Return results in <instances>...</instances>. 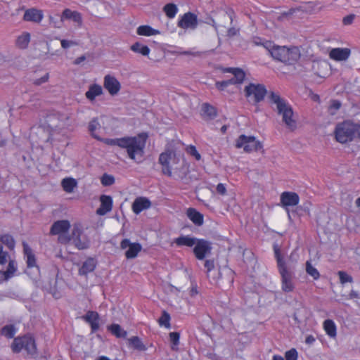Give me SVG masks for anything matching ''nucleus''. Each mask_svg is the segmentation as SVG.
<instances>
[{
    "label": "nucleus",
    "mask_w": 360,
    "mask_h": 360,
    "mask_svg": "<svg viewBox=\"0 0 360 360\" xmlns=\"http://www.w3.org/2000/svg\"><path fill=\"white\" fill-rule=\"evenodd\" d=\"M158 162L162 167V173L176 180H184L189 173V164L183 155L172 150L160 153Z\"/></svg>",
    "instance_id": "1"
},
{
    "label": "nucleus",
    "mask_w": 360,
    "mask_h": 360,
    "mask_svg": "<svg viewBox=\"0 0 360 360\" xmlns=\"http://www.w3.org/2000/svg\"><path fill=\"white\" fill-rule=\"evenodd\" d=\"M269 100L271 103L274 104V110L282 117V122L290 131H295L297 129V123L294 115L291 105L287 100L282 98L277 92L270 91Z\"/></svg>",
    "instance_id": "2"
},
{
    "label": "nucleus",
    "mask_w": 360,
    "mask_h": 360,
    "mask_svg": "<svg viewBox=\"0 0 360 360\" xmlns=\"http://www.w3.org/2000/svg\"><path fill=\"white\" fill-rule=\"evenodd\" d=\"M274 251L278 270L281 275V289L285 292H292L295 288L294 283L295 272L292 269L287 265L278 245H274Z\"/></svg>",
    "instance_id": "3"
},
{
    "label": "nucleus",
    "mask_w": 360,
    "mask_h": 360,
    "mask_svg": "<svg viewBox=\"0 0 360 360\" xmlns=\"http://www.w3.org/2000/svg\"><path fill=\"white\" fill-rule=\"evenodd\" d=\"M147 138L148 135L146 133H141L135 136H124L121 148L126 149L130 159L141 162L144 155Z\"/></svg>",
    "instance_id": "4"
},
{
    "label": "nucleus",
    "mask_w": 360,
    "mask_h": 360,
    "mask_svg": "<svg viewBox=\"0 0 360 360\" xmlns=\"http://www.w3.org/2000/svg\"><path fill=\"white\" fill-rule=\"evenodd\" d=\"M264 48L269 51L274 59L291 65L297 62L300 58V51L297 47L287 48L272 44L271 41H266L264 44Z\"/></svg>",
    "instance_id": "5"
},
{
    "label": "nucleus",
    "mask_w": 360,
    "mask_h": 360,
    "mask_svg": "<svg viewBox=\"0 0 360 360\" xmlns=\"http://www.w3.org/2000/svg\"><path fill=\"white\" fill-rule=\"evenodd\" d=\"M337 141L345 143L352 141L354 138L360 139V123H354L346 120L338 123L335 129Z\"/></svg>",
    "instance_id": "6"
},
{
    "label": "nucleus",
    "mask_w": 360,
    "mask_h": 360,
    "mask_svg": "<svg viewBox=\"0 0 360 360\" xmlns=\"http://www.w3.org/2000/svg\"><path fill=\"white\" fill-rule=\"evenodd\" d=\"M17 270V262L11 259L9 253L4 250L2 245H0V283L15 276Z\"/></svg>",
    "instance_id": "7"
},
{
    "label": "nucleus",
    "mask_w": 360,
    "mask_h": 360,
    "mask_svg": "<svg viewBox=\"0 0 360 360\" xmlns=\"http://www.w3.org/2000/svg\"><path fill=\"white\" fill-rule=\"evenodd\" d=\"M11 347L14 353H19L22 349L32 356L37 353L35 340L30 335L15 338Z\"/></svg>",
    "instance_id": "8"
},
{
    "label": "nucleus",
    "mask_w": 360,
    "mask_h": 360,
    "mask_svg": "<svg viewBox=\"0 0 360 360\" xmlns=\"http://www.w3.org/2000/svg\"><path fill=\"white\" fill-rule=\"evenodd\" d=\"M237 148H243L245 153L257 151L262 148V143L257 140L253 136H246L242 134L238 136L236 141Z\"/></svg>",
    "instance_id": "9"
},
{
    "label": "nucleus",
    "mask_w": 360,
    "mask_h": 360,
    "mask_svg": "<svg viewBox=\"0 0 360 360\" xmlns=\"http://www.w3.org/2000/svg\"><path fill=\"white\" fill-rule=\"evenodd\" d=\"M245 95L248 98H252L255 103L262 101L267 94V90L264 84L250 83L245 87Z\"/></svg>",
    "instance_id": "10"
},
{
    "label": "nucleus",
    "mask_w": 360,
    "mask_h": 360,
    "mask_svg": "<svg viewBox=\"0 0 360 360\" xmlns=\"http://www.w3.org/2000/svg\"><path fill=\"white\" fill-rule=\"evenodd\" d=\"M71 240L79 250L87 249L89 246L88 240L82 236V229L79 224H75L72 230Z\"/></svg>",
    "instance_id": "11"
},
{
    "label": "nucleus",
    "mask_w": 360,
    "mask_h": 360,
    "mask_svg": "<svg viewBox=\"0 0 360 360\" xmlns=\"http://www.w3.org/2000/svg\"><path fill=\"white\" fill-rule=\"evenodd\" d=\"M211 250L210 242L204 239H198L193 248V252L198 259L202 260L207 255L210 254Z\"/></svg>",
    "instance_id": "12"
},
{
    "label": "nucleus",
    "mask_w": 360,
    "mask_h": 360,
    "mask_svg": "<svg viewBox=\"0 0 360 360\" xmlns=\"http://www.w3.org/2000/svg\"><path fill=\"white\" fill-rule=\"evenodd\" d=\"M103 86L111 96L117 95L121 89L120 82L115 77L110 75L104 77Z\"/></svg>",
    "instance_id": "13"
},
{
    "label": "nucleus",
    "mask_w": 360,
    "mask_h": 360,
    "mask_svg": "<svg viewBox=\"0 0 360 360\" xmlns=\"http://www.w3.org/2000/svg\"><path fill=\"white\" fill-rule=\"evenodd\" d=\"M22 247H23L24 258L26 261L27 267L28 269L34 267L37 269V271L39 272V268L37 264L36 256H35L32 249L25 241L22 242Z\"/></svg>",
    "instance_id": "14"
},
{
    "label": "nucleus",
    "mask_w": 360,
    "mask_h": 360,
    "mask_svg": "<svg viewBox=\"0 0 360 360\" xmlns=\"http://www.w3.org/2000/svg\"><path fill=\"white\" fill-rule=\"evenodd\" d=\"M177 25L182 29H195L198 25L197 15L191 12L186 13L179 20Z\"/></svg>",
    "instance_id": "15"
},
{
    "label": "nucleus",
    "mask_w": 360,
    "mask_h": 360,
    "mask_svg": "<svg viewBox=\"0 0 360 360\" xmlns=\"http://www.w3.org/2000/svg\"><path fill=\"white\" fill-rule=\"evenodd\" d=\"M300 197L295 192L285 191L281 195V204L283 207L295 206L299 203Z\"/></svg>",
    "instance_id": "16"
},
{
    "label": "nucleus",
    "mask_w": 360,
    "mask_h": 360,
    "mask_svg": "<svg viewBox=\"0 0 360 360\" xmlns=\"http://www.w3.org/2000/svg\"><path fill=\"white\" fill-rule=\"evenodd\" d=\"M101 205L97 209L96 213L103 216L111 211L112 207V199L110 195H102L100 198Z\"/></svg>",
    "instance_id": "17"
},
{
    "label": "nucleus",
    "mask_w": 360,
    "mask_h": 360,
    "mask_svg": "<svg viewBox=\"0 0 360 360\" xmlns=\"http://www.w3.org/2000/svg\"><path fill=\"white\" fill-rule=\"evenodd\" d=\"M70 224L68 220H58L55 221L50 229L51 235H59L68 232Z\"/></svg>",
    "instance_id": "18"
},
{
    "label": "nucleus",
    "mask_w": 360,
    "mask_h": 360,
    "mask_svg": "<svg viewBox=\"0 0 360 360\" xmlns=\"http://www.w3.org/2000/svg\"><path fill=\"white\" fill-rule=\"evenodd\" d=\"M350 55V50L347 48H335L330 50L329 56L337 61L346 60Z\"/></svg>",
    "instance_id": "19"
},
{
    "label": "nucleus",
    "mask_w": 360,
    "mask_h": 360,
    "mask_svg": "<svg viewBox=\"0 0 360 360\" xmlns=\"http://www.w3.org/2000/svg\"><path fill=\"white\" fill-rule=\"evenodd\" d=\"M151 206L150 201L145 197H138L132 204L133 212L139 214L143 210L148 209Z\"/></svg>",
    "instance_id": "20"
},
{
    "label": "nucleus",
    "mask_w": 360,
    "mask_h": 360,
    "mask_svg": "<svg viewBox=\"0 0 360 360\" xmlns=\"http://www.w3.org/2000/svg\"><path fill=\"white\" fill-rule=\"evenodd\" d=\"M84 320L90 324L92 333L99 328V315L96 311H89L84 316Z\"/></svg>",
    "instance_id": "21"
},
{
    "label": "nucleus",
    "mask_w": 360,
    "mask_h": 360,
    "mask_svg": "<svg viewBox=\"0 0 360 360\" xmlns=\"http://www.w3.org/2000/svg\"><path fill=\"white\" fill-rule=\"evenodd\" d=\"M65 19L72 20L73 22H76L79 27H81L82 25V15L76 11H72L69 8L65 9L61 15V20Z\"/></svg>",
    "instance_id": "22"
},
{
    "label": "nucleus",
    "mask_w": 360,
    "mask_h": 360,
    "mask_svg": "<svg viewBox=\"0 0 360 360\" xmlns=\"http://www.w3.org/2000/svg\"><path fill=\"white\" fill-rule=\"evenodd\" d=\"M188 218L196 226H202L204 222L203 215L195 208L190 207L186 211Z\"/></svg>",
    "instance_id": "23"
},
{
    "label": "nucleus",
    "mask_w": 360,
    "mask_h": 360,
    "mask_svg": "<svg viewBox=\"0 0 360 360\" xmlns=\"http://www.w3.org/2000/svg\"><path fill=\"white\" fill-rule=\"evenodd\" d=\"M96 266V261L94 258L89 257L83 262L79 269V274L80 276H86L89 273L94 271Z\"/></svg>",
    "instance_id": "24"
},
{
    "label": "nucleus",
    "mask_w": 360,
    "mask_h": 360,
    "mask_svg": "<svg viewBox=\"0 0 360 360\" xmlns=\"http://www.w3.org/2000/svg\"><path fill=\"white\" fill-rule=\"evenodd\" d=\"M42 18L43 15L41 12L34 8L27 10L23 16V19L25 21H32L35 22H39Z\"/></svg>",
    "instance_id": "25"
},
{
    "label": "nucleus",
    "mask_w": 360,
    "mask_h": 360,
    "mask_svg": "<svg viewBox=\"0 0 360 360\" xmlns=\"http://www.w3.org/2000/svg\"><path fill=\"white\" fill-rule=\"evenodd\" d=\"M202 117L205 120H213L217 115V111L215 107L213 105L205 103L202 105Z\"/></svg>",
    "instance_id": "26"
},
{
    "label": "nucleus",
    "mask_w": 360,
    "mask_h": 360,
    "mask_svg": "<svg viewBox=\"0 0 360 360\" xmlns=\"http://www.w3.org/2000/svg\"><path fill=\"white\" fill-rule=\"evenodd\" d=\"M102 94V86L99 84H94L89 86L88 91L85 93V96L90 101H93L95 100L96 96Z\"/></svg>",
    "instance_id": "27"
},
{
    "label": "nucleus",
    "mask_w": 360,
    "mask_h": 360,
    "mask_svg": "<svg viewBox=\"0 0 360 360\" xmlns=\"http://www.w3.org/2000/svg\"><path fill=\"white\" fill-rule=\"evenodd\" d=\"M197 240V238L187 235L181 236L175 238L174 243L177 246L193 247L195 245Z\"/></svg>",
    "instance_id": "28"
},
{
    "label": "nucleus",
    "mask_w": 360,
    "mask_h": 360,
    "mask_svg": "<svg viewBox=\"0 0 360 360\" xmlns=\"http://www.w3.org/2000/svg\"><path fill=\"white\" fill-rule=\"evenodd\" d=\"M323 328L326 334L330 338H335L337 335L336 326L333 320L327 319L323 322Z\"/></svg>",
    "instance_id": "29"
},
{
    "label": "nucleus",
    "mask_w": 360,
    "mask_h": 360,
    "mask_svg": "<svg viewBox=\"0 0 360 360\" xmlns=\"http://www.w3.org/2000/svg\"><path fill=\"white\" fill-rule=\"evenodd\" d=\"M17 330V328L13 324H8L1 329L0 334L8 339H11L14 338Z\"/></svg>",
    "instance_id": "30"
},
{
    "label": "nucleus",
    "mask_w": 360,
    "mask_h": 360,
    "mask_svg": "<svg viewBox=\"0 0 360 360\" xmlns=\"http://www.w3.org/2000/svg\"><path fill=\"white\" fill-rule=\"evenodd\" d=\"M30 41V34L28 32H23L20 35L15 41L16 46L20 49H25Z\"/></svg>",
    "instance_id": "31"
},
{
    "label": "nucleus",
    "mask_w": 360,
    "mask_h": 360,
    "mask_svg": "<svg viewBox=\"0 0 360 360\" xmlns=\"http://www.w3.org/2000/svg\"><path fill=\"white\" fill-rule=\"evenodd\" d=\"M108 330L117 338H126L127 333L119 324L112 323L108 326Z\"/></svg>",
    "instance_id": "32"
},
{
    "label": "nucleus",
    "mask_w": 360,
    "mask_h": 360,
    "mask_svg": "<svg viewBox=\"0 0 360 360\" xmlns=\"http://www.w3.org/2000/svg\"><path fill=\"white\" fill-rule=\"evenodd\" d=\"M233 11L230 8L227 9L226 11H221L219 13V15L222 18V21L218 25L225 27L226 23H227L228 22H230V23L231 24L233 22Z\"/></svg>",
    "instance_id": "33"
},
{
    "label": "nucleus",
    "mask_w": 360,
    "mask_h": 360,
    "mask_svg": "<svg viewBox=\"0 0 360 360\" xmlns=\"http://www.w3.org/2000/svg\"><path fill=\"white\" fill-rule=\"evenodd\" d=\"M142 247L141 244L138 243H132L129 249L125 252V257L127 259H133L135 258L139 252L141 250Z\"/></svg>",
    "instance_id": "34"
},
{
    "label": "nucleus",
    "mask_w": 360,
    "mask_h": 360,
    "mask_svg": "<svg viewBox=\"0 0 360 360\" xmlns=\"http://www.w3.org/2000/svg\"><path fill=\"white\" fill-rule=\"evenodd\" d=\"M136 33L142 36H152L159 34L160 32L149 25H141L137 28Z\"/></svg>",
    "instance_id": "35"
},
{
    "label": "nucleus",
    "mask_w": 360,
    "mask_h": 360,
    "mask_svg": "<svg viewBox=\"0 0 360 360\" xmlns=\"http://www.w3.org/2000/svg\"><path fill=\"white\" fill-rule=\"evenodd\" d=\"M131 50L135 53H141L143 56H148L150 53V49L146 45L139 42H136L131 46Z\"/></svg>",
    "instance_id": "36"
},
{
    "label": "nucleus",
    "mask_w": 360,
    "mask_h": 360,
    "mask_svg": "<svg viewBox=\"0 0 360 360\" xmlns=\"http://www.w3.org/2000/svg\"><path fill=\"white\" fill-rule=\"evenodd\" d=\"M63 190L67 193L73 191L75 187L77 186L76 181L72 178H65L63 179L61 183Z\"/></svg>",
    "instance_id": "37"
},
{
    "label": "nucleus",
    "mask_w": 360,
    "mask_h": 360,
    "mask_svg": "<svg viewBox=\"0 0 360 360\" xmlns=\"http://www.w3.org/2000/svg\"><path fill=\"white\" fill-rule=\"evenodd\" d=\"M0 241L7 246V248L12 250L14 249L15 242L13 237L10 234H4L0 236Z\"/></svg>",
    "instance_id": "38"
},
{
    "label": "nucleus",
    "mask_w": 360,
    "mask_h": 360,
    "mask_svg": "<svg viewBox=\"0 0 360 360\" xmlns=\"http://www.w3.org/2000/svg\"><path fill=\"white\" fill-rule=\"evenodd\" d=\"M163 11L169 18H173L175 17L178 12L177 6L172 3L167 4L163 7Z\"/></svg>",
    "instance_id": "39"
},
{
    "label": "nucleus",
    "mask_w": 360,
    "mask_h": 360,
    "mask_svg": "<svg viewBox=\"0 0 360 360\" xmlns=\"http://www.w3.org/2000/svg\"><path fill=\"white\" fill-rule=\"evenodd\" d=\"M129 342L132 347L139 351H146V347L141 341L140 338L137 336H133L129 339Z\"/></svg>",
    "instance_id": "40"
},
{
    "label": "nucleus",
    "mask_w": 360,
    "mask_h": 360,
    "mask_svg": "<svg viewBox=\"0 0 360 360\" xmlns=\"http://www.w3.org/2000/svg\"><path fill=\"white\" fill-rule=\"evenodd\" d=\"M170 315L166 311H162V315L158 319V323L160 326H165L166 328H170Z\"/></svg>",
    "instance_id": "41"
},
{
    "label": "nucleus",
    "mask_w": 360,
    "mask_h": 360,
    "mask_svg": "<svg viewBox=\"0 0 360 360\" xmlns=\"http://www.w3.org/2000/svg\"><path fill=\"white\" fill-rule=\"evenodd\" d=\"M306 272L311 276L314 280H317L320 277L319 271L312 266L310 261L306 262Z\"/></svg>",
    "instance_id": "42"
},
{
    "label": "nucleus",
    "mask_w": 360,
    "mask_h": 360,
    "mask_svg": "<svg viewBox=\"0 0 360 360\" xmlns=\"http://www.w3.org/2000/svg\"><path fill=\"white\" fill-rule=\"evenodd\" d=\"M233 78L230 79L233 81V84H241L245 79V74L242 69L238 68L233 72Z\"/></svg>",
    "instance_id": "43"
},
{
    "label": "nucleus",
    "mask_w": 360,
    "mask_h": 360,
    "mask_svg": "<svg viewBox=\"0 0 360 360\" xmlns=\"http://www.w3.org/2000/svg\"><path fill=\"white\" fill-rule=\"evenodd\" d=\"M100 124L97 118L93 119L89 124V131H90L92 136L99 140L100 138L95 134L96 129L100 128Z\"/></svg>",
    "instance_id": "44"
},
{
    "label": "nucleus",
    "mask_w": 360,
    "mask_h": 360,
    "mask_svg": "<svg viewBox=\"0 0 360 360\" xmlns=\"http://www.w3.org/2000/svg\"><path fill=\"white\" fill-rule=\"evenodd\" d=\"M101 182L104 186H109L115 183V178L113 176L104 174L101 178Z\"/></svg>",
    "instance_id": "45"
},
{
    "label": "nucleus",
    "mask_w": 360,
    "mask_h": 360,
    "mask_svg": "<svg viewBox=\"0 0 360 360\" xmlns=\"http://www.w3.org/2000/svg\"><path fill=\"white\" fill-rule=\"evenodd\" d=\"M103 142L109 146H117L121 148L123 142V137L117 139H105Z\"/></svg>",
    "instance_id": "46"
},
{
    "label": "nucleus",
    "mask_w": 360,
    "mask_h": 360,
    "mask_svg": "<svg viewBox=\"0 0 360 360\" xmlns=\"http://www.w3.org/2000/svg\"><path fill=\"white\" fill-rule=\"evenodd\" d=\"M338 274L339 276L340 281L342 284L345 283H352L353 281L352 277L345 271H340Z\"/></svg>",
    "instance_id": "47"
},
{
    "label": "nucleus",
    "mask_w": 360,
    "mask_h": 360,
    "mask_svg": "<svg viewBox=\"0 0 360 360\" xmlns=\"http://www.w3.org/2000/svg\"><path fill=\"white\" fill-rule=\"evenodd\" d=\"M180 335L178 332H172L169 333V339L173 346L172 349H174V346H177L179 344Z\"/></svg>",
    "instance_id": "48"
},
{
    "label": "nucleus",
    "mask_w": 360,
    "mask_h": 360,
    "mask_svg": "<svg viewBox=\"0 0 360 360\" xmlns=\"http://www.w3.org/2000/svg\"><path fill=\"white\" fill-rule=\"evenodd\" d=\"M188 153L193 156L195 160H200L201 159L200 154L198 152L196 148L194 146L190 145L186 149Z\"/></svg>",
    "instance_id": "49"
},
{
    "label": "nucleus",
    "mask_w": 360,
    "mask_h": 360,
    "mask_svg": "<svg viewBox=\"0 0 360 360\" xmlns=\"http://www.w3.org/2000/svg\"><path fill=\"white\" fill-rule=\"evenodd\" d=\"M233 81L231 79L217 82L215 86L219 91H224L229 85L233 84Z\"/></svg>",
    "instance_id": "50"
},
{
    "label": "nucleus",
    "mask_w": 360,
    "mask_h": 360,
    "mask_svg": "<svg viewBox=\"0 0 360 360\" xmlns=\"http://www.w3.org/2000/svg\"><path fill=\"white\" fill-rule=\"evenodd\" d=\"M297 352L295 349L292 348L285 352L286 360H297Z\"/></svg>",
    "instance_id": "51"
},
{
    "label": "nucleus",
    "mask_w": 360,
    "mask_h": 360,
    "mask_svg": "<svg viewBox=\"0 0 360 360\" xmlns=\"http://www.w3.org/2000/svg\"><path fill=\"white\" fill-rule=\"evenodd\" d=\"M341 107V103L338 101V100H333L332 102H331V104L329 107V110H330V113L331 115H335V112L339 110Z\"/></svg>",
    "instance_id": "52"
},
{
    "label": "nucleus",
    "mask_w": 360,
    "mask_h": 360,
    "mask_svg": "<svg viewBox=\"0 0 360 360\" xmlns=\"http://www.w3.org/2000/svg\"><path fill=\"white\" fill-rule=\"evenodd\" d=\"M71 240V236H69L66 233H63L58 235V241L61 244H67Z\"/></svg>",
    "instance_id": "53"
},
{
    "label": "nucleus",
    "mask_w": 360,
    "mask_h": 360,
    "mask_svg": "<svg viewBox=\"0 0 360 360\" xmlns=\"http://www.w3.org/2000/svg\"><path fill=\"white\" fill-rule=\"evenodd\" d=\"M205 267L207 269V274L209 276L210 272L214 269V263L213 260H206L205 262Z\"/></svg>",
    "instance_id": "54"
},
{
    "label": "nucleus",
    "mask_w": 360,
    "mask_h": 360,
    "mask_svg": "<svg viewBox=\"0 0 360 360\" xmlns=\"http://www.w3.org/2000/svg\"><path fill=\"white\" fill-rule=\"evenodd\" d=\"M354 18H355V15L354 14L348 15L343 18L342 23L345 25H351L353 22Z\"/></svg>",
    "instance_id": "55"
},
{
    "label": "nucleus",
    "mask_w": 360,
    "mask_h": 360,
    "mask_svg": "<svg viewBox=\"0 0 360 360\" xmlns=\"http://www.w3.org/2000/svg\"><path fill=\"white\" fill-rule=\"evenodd\" d=\"M49 77V73H46L45 75L41 77V78L37 79L34 80V84L36 85H40L43 83H45L48 81Z\"/></svg>",
    "instance_id": "56"
},
{
    "label": "nucleus",
    "mask_w": 360,
    "mask_h": 360,
    "mask_svg": "<svg viewBox=\"0 0 360 360\" xmlns=\"http://www.w3.org/2000/svg\"><path fill=\"white\" fill-rule=\"evenodd\" d=\"M60 43H61V46L65 49H68L71 46H74V45L77 44L76 42H75L73 41H68L65 39H62L60 41Z\"/></svg>",
    "instance_id": "57"
},
{
    "label": "nucleus",
    "mask_w": 360,
    "mask_h": 360,
    "mask_svg": "<svg viewBox=\"0 0 360 360\" xmlns=\"http://www.w3.org/2000/svg\"><path fill=\"white\" fill-rule=\"evenodd\" d=\"M217 192L220 195H225L226 193V188L224 184H219L216 188Z\"/></svg>",
    "instance_id": "58"
},
{
    "label": "nucleus",
    "mask_w": 360,
    "mask_h": 360,
    "mask_svg": "<svg viewBox=\"0 0 360 360\" xmlns=\"http://www.w3.org/2000/svg\"><path fill=\"white\" fill-rule=\"evenodd\" d=\"M238 32H239L238 29H236L234 27H230L227 30V36L229 37H234V36H236L238 33Z\"/></svg>",
    "instance_id": "59"
},
{
    "label": "nucleus",
    "mask_w": 360,
    "mask_h": 360,
    "mask_svg": "<svg viewBox=\"0 0 360 360\" xmlns=\"http://www.w3.org/2000/svg\"><path fill=\"white\" fill-rule=\"evenodd\" d=\"M131 244L132 243L130 242L129 239L125 238L121 241L120 248L122 249H126L127 248H129Z\"/></svg>",
    "instance_id": "60"
},
{
    "label": "nucleus",
    "mask_w": 360,
    "mask_h": 360,
    "mask_svg": "<svg viewBox=\"0 0 360 360\" xmlns=\"http://www.w3.org/2000/svg\"><path fill=\"white\" fill-rule=\"evenodd\" d=\"M315 342V338L313 335H309L306 338L305 342L308 345H311Z\"/></svg>",
    "instance_id": "61"
},
{
    "label": "nucleus",
    "mask_w": 360,
    "mask_h": 360,
    "mask_svg": "<svg viewBox=\"0 0 360 360\" xmlns=\"http://www.w3.org/2000/svg\"><path fill=\"white\" fill-rule=\"evenodd\" d=\"M85 59H86V57L84 56H79L77 58H76V60H75V64L78 65V64L81 63L82 62L84 61Z\"/></svg>",
    "instance_id": "62"
},
{
    "label": "nucleus",
    "mask_w": 360,
    "mask_h": 360,
    "mask_svg": "<svg viewBox=\"0 0 360 360\" xmlns=\"http://www.w3.org/2000/svg\"><path fill=\"white\" fill-rule=\"evenodd\" d=\"M349 299H354L359 297V294L357 292L354 290H352L349 295Z\"/></svg>",
    "instance_id": "63"
},
{
    "label": "nucleus",
    "mask_w": 360,
    "mask_h": 360,
    "mask_svg": "<svg viewBox=\"0 0 360 360\" xmlns=\"http://www.w3.org/2000/svg\"><path fill=\"white\" fill-rule=\"evenodd\" d=\"M237 69H238V68H227L224 69L223 72H230L233 75V72H235L236 70H237Z\"/></svg>",
    "instance_id": "64"
}]
</instances>
